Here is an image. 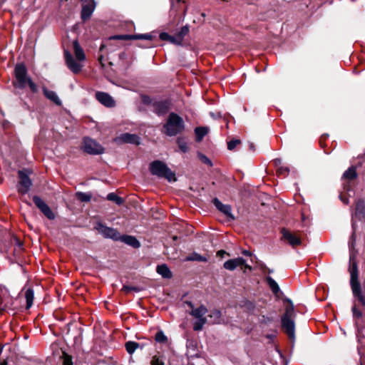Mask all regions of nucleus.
Instances as JSON below:
<instances>
[{
    "label": "nucleus",
    "mask_w": 365,
    "mask_h": 365,
    "mask_svg": "<svg viewBox=\"0 0 365 365\" xmlns=\"http://www.w3.org/2000/svg\"><path fill=\"white\" fill-rule=\"evenodd\" d=\"M355 214H365V202L362 200H359L356 202Z\"/></svg>",
    "instance_id": "7c9ffc66"
},
{
    "label": "nucleus",
    "mask_w": 365,
    "mask_h": 365,
    "mask_svg": "<svg viewBox=\"0 0 365 365\" xmlns=\"http://www.w3.org/2000/svg\"><path fill=\"white\" fill-rule=\"evenodd\" d=\"M139 289L135 287H129V286H123L122 288V291H123L125 293H128L130 291H135V292H139Z\"/></svg>",
    "instance_id": "c03bdc74"
},
{
    "label": "nucleus",
    "mask_w": 365,
    "mask_h": 365,
    "mask_svg": "<svg viewBox=\"0 0 365 365\" xmlns=\"http://www.w3.org/2000/svg\"><path fill=\"white\" fill-rule=\"evenodd\" d=\"M207 322V319H197V321H196L195 323H194V325H193V329L195 331H200L204 324Z\"/></svg>",
    "instance_id": "c9c22d12"
},
{
    "label": "nucleus",
    "mask_w": 365,
    "mask_h": 365,
    "mask_svg": "<svg viewBox=\"0 0 365 365\" xmlns=\"http://www.w3.org/2000/svg\"><path fill=\"white\" fill-rule=\"evenodd\" d=\"M61 358L63 359L62 365H73L72 357L66 352H63Z\"/></svg>",
    "instance_id": "4c0bfd02"
},
{
    "label": "nucleus",
    "mask_w": 365,
    "mask_h": 365,
    "mask_svg": "<svg viewBox=\"0 0 365 365\" xmlns=\"http://www.w3.org/2000/svg\"><path fill=\"white\" fill-rule=\"evenodd\" d=\"M212 202L217 209L225 215L230 220L235 219V217L232 214V208L230 205L222 204L217 198H215Z\"/></svg>",
    "instance_id": "4468645a"
},
{
    "label": "nucleus",
    "mask_w": 365,
    "mask_h": 365,
    "mask_svg": "<svg viewBox=\"0 0 365 365\" xmlns=\"http://www.w3.org/2000/svg\"><path fill=\"white\" fill-rule=\"evenodd\" d=\"M245 263V259L242 257H237L235 259H229L224 263V268L232 271L237 267H241Z\"/></svg>",
    "instance_id": "dca6fc26"
},
{
    "label": "nucleus",
    "mask_w": 365,
    "mask_h": 365,
    "mask_svg": "<svg viewBox=\"0 0 365 365\" xmlns=\"http://www.w3.org/2000/svg\"><path fill=\"white\" fill-rule=\"evenodd\" d=\"M288 172H289V170L287 168L282 167V168H279V170H278V173L279 174H286Z\"/></svg>",
    "instance_id": "de8ad7c7"
},
{
    "label": "nucleus",
    "mask_w": 365,
    "mask_h": 365,
    "mask_svg": "<svg viewBox=\"0 0 365 365\" xmlns=\"http://www.w3.org/2000/svg\"><path fill=\"white\" fill-rule=\"evenodd\" d=\"M242 253L244 255H245V256H248V257H250V256H251V255H252L251 252H250L249 250H243V251L242 252Z\"/></svg>",
    "instance_id": "8fccbe9b"
},
{
    "label": "nucleus",
    "mask_w": 365,
    "mask_h": 365,
    "mask_svg": "<svg viewBox=\"0 0 365 365\" xmlns=\"http://www.w3.org/2000/svg\"><path fill=\"white\" fill-rule=\"evenodd\" d=\"M139 346V344L137 342L135 341H128L125 343V349L126 351L130 354H132Z\"/></svg>",
    "instance_id": "473e14b6"
},
{
    "label": "nucleus",
    "mask_w": 365,
    "mask_h": 365,
    "mask_svg": "<svg viewBox=\"0 0 365 365\" xmlns=\"http://www.w3.org/2000/svg\"><path fill=\"white\" fill-rule=\"evenodd\" d=\"M356 177L357 174L356 168L354 167H351L344 173L342 178L351 180L355 179Z\"/></svg>",
    "instance_id": "bb28decb"
},
{
    "label": "nucleus",
    "mask_w": 365,
    "mask_h": 365,
    "mask_svg": "<svg viewBox=\"0 0 365 365\" xmlns=\"http://www.w3.org/2000/svg\"><path fill=\"white\" fill-rule=\"evenodd\" d=\"M282 239L286 240L293 247L302 244V240L299 233L292 232L290 230L283 228L281 231Z\"/></svg>",
    "instance_id": "423d86ee"
},
{
    "label": "nucleus",
    "mask_w": 365,
    "mask_h": 365,
    "mask_svg": "<svg viewBox=\"0 0 365 365\" xmlns=\"http://www.w3.org/2000/svg\"><path fill=\"white\" fill-rule=\"evenodd\" d=\"M98 60H99L100 62H101L103 61V56H100Z\"/></svg>",
    "instance_id": "5fc2aeb1"
},
{
    "label": "nucleus",
    "mask_w": 365,
    "mask_h": 365,
    "mask_svg": "<svg viewBox=\"0 0 365 365\" xmlns=\"http://www.w3.org/2000/svg\"><path fill=\"white\" fill-rule=\"evenodd\" d=\"M153 107L155 113L158 115L165 113L168 109L166 104L163 102H156L154 103Z\"/></svg>",
    "instance_id": "cd10ccee"
},
{
    "label": "nucleus",
    "mask_w": 365,
    "mask_h": 365,
    "mask_svg": "<svg viewBox=\"0 0 365 365\" xmlns=\"http://www.w3.org/2000/svg\"><path fill=\"white\" fill-rule=\"evenodd\" d=\"M178 2H182L183 0H177Z\"/></svg>",
    "instance_id": "6e6d98bb"
},
{
    "label": "nucleus",
    "mask_w": 365,
    "mask_h": 365,
    "mask_svg": "<svg viewBox=\"0 0 365 365\" xmlns=\"http://www.w3.org/2000/svg\"><path fill=\"white\" fill-rule=\"evenodd\" d=\"M115 140L118 143L139 144V138L135 134L123 133L117 137Z\"/></svg>",
    "instance_id": "2eb2a0df"
},
{
    "label": "nucleus",
    "mask_w": 365,
    "mask_h": 365,
    "mask_svg": "<svg viewBox=\"0 0 365 365\" xmlns=\"http://www.w3.org/2000/svg\"><path fill=\"white\" fill-rule=\"evenodd\" d=\"M118 241H121L134 248H138L140 246V242L135 237L130 235H120Z\"/></svg>",
    "instance_id": "6ab92c4d"
},
{
    "label": "nucleus",
    "mask_w": 365,
    "mask_h": 365,
    "mask_svg": "<svg viewBox=\"0 0 365 365\" xmlns=\"http://www.w3.org/2000/svg\"><path fill=\"white\" fill-rule=\"evenodd\" d=\"M200 159L201 160L205 163V164H207L209 165H212V163H211V160L207 158L205 155H200Z\"/></svg>",
    "instance_id": "49530a36"
},
{
    "label": "nucleus",
    "mask_w": 365,
    "mask_h": 365,
    "mask_svg": "<svg viewBox=\"0 0 365 365\" xmlns=\"http://www.w3.org/2000/svg\"><path fill=\"white\" fill-rule=\"evenodd\" d=\"M76 197L81 202H88L91 200L92 195L91 193L78 192H76Z\"/></svg>",
    "instance_id": "72a5a7b5"
},
{
    "label": "nucleus",
    "mask_w": 365,
    "mask_h": 365,
    "mask_svg": "<svg viewBox=\"0 0 365 365\" xmlns=\"http://www.w3.org/2000/svg\"><path fill=\"white\" fill-rule=\"evenodd\" d=\"M33 201L36 206L41 211V212L49 220L55 218V214L48 207V205L38 196H34Z\"/></svg>",
    "instance_id": "1a4fd4ad"
},
{
    "label": "nucleus",
    "mask_w": 365,
    "mask_h": 365,
    "mask_svg": "<svg viewBox=\"0 0 365 365\" xmlns=\"http://www.w3.org/2000/svg\"><path fill=\"white\" fill-rule=\"evenodd\" d=\"M0 365H8V361L6 360H4L1 362Z\"/></svg>",
    "instance_id": "603ef678"
},
{
    "label": "nucleus",
    "mask_w": 365,
    "mask_h": 365,
    "mask_svg": "<svg viewBox=\"0 0 365 365\" xmlns=\"http://www.w3.org/2000/svg\"><path fill=\"white\" fill-rule=\"evenodd\" d=\"M186 261H198V262H207V258L202 256L197 252H193L190 255L187 256L185 259Z\"/></svg>",
    "instance_id": "c85d7f7f"
},
{
    "label": "nucleus",
    "mask_w": 365,
    "mask_h": 365,
    "mask_svg": "<svg viewBox=\"0 0 365 365\" xmlns=\"http://www.w3.org/2000/svg\"><path fill=\"white\" fill-rule=\"evenodd\" d=\"M350 285L354 294H357L358 292L363 289V287L361 286L358 279V269L357 265L355 262H353L350 267Z\"/></svg>",
    "instance_id": "0eeeda50"
},
{
    "label": "nucleus",
    "mask_w": 365,
    "mask_h": 365,
    "mask_svg": "<svg viewBox=\"0 0 365 365\" xmlns=\"http://www.w3.org/2000/svg\"><path fill=\"white\" fill-rule=\"evenodd\" d=\"M208 133V128L205 127H197L195 129L196 141L200 142L204 136Z\"/></svg>",
    "instance_id": "a878e982"
},
{
    "label": "nucleus",
    "mask_w": 365,
    "mask_h": 365,
    "mask_svg": "<svg viewBox=\"0 0 365 365\" xmlns=\"http://www.w3.org/2000/svg\"><path fill=\"white\" fill-rule=\"evenodd\" d=\"M178 145H179L180 149L183 153H185V152L187 151L188 148H187V143L181 140L180 139H178Z\"/></svg>",
    "instance_id": "37998d69"
},
{
    "label": "nucleus",
    "mask_w": 365,
    "mask_h": 365,
    "mask_svg": "<svg viewBox=\"0 0 365 365\" xmlns=\"http://www.w3.org/2000/svg\"><path fill=\"white\" fill-rule=\"evenodd\" d=\"M164 364H165L164 361L160 356H157V355L153 356L151 361H150V365H164Z\"/></svg>",
    "instance_id": "58836bf2"
},
{
    "label": "nucleus",
    "mask_w": 365,
    "mask_h": 365,
    "mask_svg": "<svg viewBox=\"0 0 365 365\" xmlns=\"http://www.w3.org/2000/svg\"><path fill=\"white\" fill-rule=\"evenodd\" d=\"M241 141L238 139H234L227 143V148L230 150H232L235 148L237 145H240Z\"/></svg>",
    "instance_id": "ea45409f"
},
{
    "label": "nucleus",
    "mask_w": 365,
    "mask_h": 365,
    "mask_svg": "<svg viewBox=\"0 0 365 365\" xmlns=\"http://www.w3.org/2000/svg\"><path fill=\"white\" fill-rule=\"evenodd\" d=\"M352 228H353V232L350 237L349 242V245L350 247H354V243L356 241L354 223H352Z\"/></svg>",
    "instance_id": "79ce46f5"
},
{
    "label": "nucleus",
    "mask_w": 365,
    "mask_h": 365,
    "mask_svg": "<svg viewBox=\"0 0 365 365\" xmlns=\"http://www.w3.org/2000/svg\"><path fill=\"white\" fill-rule=\"evenodd\" d=\"M83 150L93 155L100 154L103 151V148L100 144L89 138H85L83 140Z\"/></svg>",
    "instance_id": "6e6552de"
},
{
    "label": "nucleus",
    "mask_w": 365,
    "mask_h": 365,
    "mask_svg": "<svg viewBox=\"0 0 365 365\" xmlns=\"http://www.w3.org/2000/svg\"><path fill=\"white\" fill-rule=\"evenodd\" d=\"M207 317L208 322L211 324H219L221 322V312L217 309L212 310Z\"/></svg>",
    "instance_id": "5701e85b"
},
{
    "label": "nucleus",
    "mask_w": 365,
    "mask_h": 365,
    "mask_svg": "<svg viewBox=\"0 0 365 365\" xmlns=\"http://www.w3.org/2000/svg\"><path fill=\"white\" fill-rule=\"evenodd\" d=\"M160 38L162 41H170V43L176 44V45L181 44L180 38H178V36L175 37V36H170L168 33H165V32H162L160 34Z\"/></svg>",
    "instance_id": "b1692460"
},
{
    "label": "nucleus",
    "mask_w": 365,
    "mask_h": 365,
    "mask_svg": "<svg viewBox=\"0 0 365 365\" xmlns=\"http://www.w3.org/2000/svg\"><path fill=\"white\" fill-rule=\"evenodd\" d=\"M82 10L81 19L83 21L88 19L92 15L96 8V2L94 0H81Z\"/></svg>",
    "instance_id": "9b49d317"
},
{
    "label": "nucleus",
    "mask_w": 365,
    "mask_h": 365,
    "mask_svg": "<svg viewBox=\"0 0 365 365\" xmlns=\"http://www.w3.org/2000/svg\"><path fill=\"white\" fill-rule=\"evenodd\" d=\"M110 39L118 40H132V39H146L151 40L152 36L150 34H140V35H116L110 37Z\"/></svg>",
    "instance_id": "f3484780"
},
{
    "label": "nucleus",
    "mask_w": 365,
    "mask_h": 365,
    "mask_svg": "<svg viewBox=\"0 0 365 365\" xmlns=\"http://www.w3.org/2000/svg\"><path fill=\"white\" fill-rule=\"evenodd\" d=\"M96 99L103 106L106 107H113L115 106V101L113 99V98L108 94L107 93L104 92H96Z\"/></svg>",
    "instance_id": "ddd939ff"
},
{
    "label": "nucleus",
    "mask_w": 365,
    "mask_h": 365,
    "mask_svg": "<svg viewBox=\"0 0 365 365\" xmlns=\"http://www.w3.org/2000/svg\"><path fill=\"white\" fill-rule=\"evenodd\" d=\"M15 81L13 83L14 86L18 88H24L28 84L30 89L33 92L37 91L36 85L31 81V79L27 77V70L24 64H17L14 69Z\"/></svg>",
    "instance_id": "f03ea898"
},
{
    "label": "nucleus",
    "mask_w": 365,
    "mask_h": 365,
    "mask_svg": "<svg viewBox=\"0 0 365 365\" xmlns=\"http://www.w3.org/2000/svg\"><path fill=\"white\" fill-rule=\"evenodd\" d=\"M187 304L192 309L190 314L195 317L197 319H206L204 315L207 313V308L202 305L198 308L194 309L191 302H187Z\"/></svg>",
    "instance_id": "a211bd4d"
},
{
    "label": "nucleus",
    "mask_w": 365,
    "mask_h": 365,
    "mask_svg": "<svg viewBox=\"0 0 365 365\" xmlns=\"http://www.w3.org/2000/svg\"><path fill=\"white\" fill-rule=\"evenodd\" d=\"M155 339L159 343H165L168 341L167 336L164 334L162 331H159L156 333Z\"/></svg>",
    "instance_id": "e433bc0d"
},
{
    "label": "nucleus",
    "mask_w": 365,
    "mask_h": 365,
    "mask_svg": "<svg viewBox=\"0 0 365 365\" xmlns=\"http://www.w3.org/2000/svg\"><path fill=\"white\" fill-rule=\"evenodd\" d=\"M43 92L44 96L49 99L50 101H53L55 104L57 106L61 105V101L59 99L58 95L56 93V92L53 91L48 90L47 88H43Z\"/></svg>",
    "instance_id": "412c9836"
},
{
    "label": "nucleus",
    "mask_w": 365,
    "mask_h": 365,
    "mask_svg": "<svg viewBox=\"0 0 365 365\" xmlns=\"http://www.w3.org/2000/svg\"><path fill=\"white\" fill-rule=\"evenodd\" d=\"M107 200L110 201L115 202L117 205H122L123 202V200L122 197L118 196L114 192H110L107 195Z\"/></svg>",
    "instance_id": "2f4dec72"
},
{
    "label": "nucleus",
    "mask_w": 365,
    "mask_h": 365,
    "mask_svg": "<svg viewBox=\"0 0 365 365\" xmlns=\"http://www.w3.org/2000/svg\"><path fill=\"white\" fill-rule=\"evenodd\" d=\"M95 229L104 237L110 238L115 241H118L120 238V234L116 230L108 227L100 222L96 224Z\"/></svg>",
    "instance_id": "39448f33"
},
{
    "label": "nucleus",
    "mask_w": 365,
    "mask_h": 365,
    "mask_svg": "<svg viewBox=\"0 0 365 365\" xmlns=\"http://www.w3.org/2000/svg\"><path fill=\"white\" fill-rule=\"evenodd\" d=\"M150 171L153 175L166 178L170 182L176 180L175 173L162 161L152 162L150 164Z\"/></svg>",
    "instance_id": "20e7f679"
},
{
    "label": "nucleus",
    "mask_w": 365,
    "mask_h": 365,
    "mask_svg": "<svg viewBox=\"0 0 365 365\" xmlns=\"http://www.w3.org/2000/svg\"><path fill=\"white\" fill-rule=\"evenodd\" d=\"M266 281L274 294H277L279 292V287L274 279L267 277Z\"/></svg>",
    "instance_id": "c756f323"
},
{
    "label": "nucleus",
    "mask_w": 365,
    "mask_h": 365,
    "mask_svg": "<svg viewBox=\"0 0 365 365\" xmlns=\"http://www.w3.org/2000/svg\"><path fill=\"white\" fill-rule=\"evenodd\" d=\"M355 297H357L359 301L365 306V285L363 286V289L358 292L357 294H354Z\"/></svg>",
    "instance_id": "f704fd0d"
},
{
    "label": "nucleus",
    "mask_w": 365,
    "mask_h": 365,
    "mask_svg": "<svg viewBox=\"0 0 365 365\" xmlns=\"http://www.w3.org/2000/svg\"><path fill=\"white\" fill-rule=\"evenodd\" d=\"M352 312L354 317L361 318L362 317V313L360 310L357 309L356 307H353Z\"/></svg>",
    "instance_id": "a18cd8bd"
},
{
    "label": "nucleus",
    "mask_w": 365,
    "mask_h": 365,
    "mask_svg": "<svg viewBox=\"0 0 365 365\" xmlns=\"http://www.w3.org/2000/svg\"><path fill=\"white\" fill-rule=\"evenodd\" d=\"M289 302H291L289 301ZM295 317L294 306L292 303L286 307L285 312L282 317V327L290 339L294 340L295 338L294 322Z\"/></svg>",
    "instance_id": "7ed1b4c3"
},
{
    "label": "nucleus",
    "mask_w": 365,
    "mask_h": 365,
    "mask_svg": "<svg viewBox=\"0 0 365 365\" xmlns=\"http://www.w3.org/2000/svg\"><path fill=\"white\" fill-rule=\"evenodd\" d=\"M156 270H157V272L159 274H160L163 278L169 279V278H171V277H172V273H171L170 269L165 264L158 265L157 267Z\"/></svg>",
    "instance_id": "393cba45"
},
{
    "label": "nucleus",
    "mask_w": 365,
    "mask_h": 365,
    "mask_svg": "<svg viewBox=\"0 0 365 365\" xmlns=\"http://www.w3.org/2000/svg\"><path fill=\"white\" fill-rule=\"evenodd\" d=\"M24 297L26 302V308L27 309H30L33 305V302L34 299V290L31 288H25L24 289Z\"/></svg>",
    "instance_id": "4be33fe9"
},
{
    "label": "nucleus",
    "mask_w": 365,
    "mask_h": 365,
    "mask_svg": "<svg viewBox=\"0 0 365 365\" xmlns=\"http://www.w3.org/2000/svg\"><path fill=\"white\" fill-rule=\"evenodd\" d=\"M19 178L18 191L21 194H26L28 192L31 185V181L26 173L23 170L19 171Z\"/></svg>",
    "instance_id": "9d476101"
},
{
    "label": "nucleus",
    "mask_w": 365,
    "mask_h": 365,
    "mask_svg": "<svg viewBox=\"0 0 365 365\" xmlns=\"http://www.w3.org/2000/svg\"><path fill=\"white\" fill-rule=\"evenodd\" d=\"M73 46L74 54L77 60L80 61H83L86 58V55L77 40L73 41Z\"/></svg>",
    "instance_id": "aec40b11"
},
{
    "label": "nucleus",
    "mask_w": 365,
    "mask_h": 365,
    "mask_svg": "<svg viewBox=\"0 0 365 365\" xmlns=\"http://www.w3.org/2000/svg\"><path fill=\"white\" fill-rule=\"evenodd\" d=\"M125 56V53H120V54H119V57H120V58H124Z\"/></svg>",
    "instance_id": "864d4df0"
},
{
    "label": "nucleus",
    "mask_w": 365,
    "mask_h": 365,
    "mask_svg": "<svg viewBox=\"0 0 365 365\" xmlns=\"http://www.w3.org/2000/svg\"><path fill=\"white\" fill-rule=\"evenodd\" d=\"M66 63L68 68L73 73H78L82 68V65L78 62L76 61L72 55L67 51L64 52Z\"/></svg>",
    "instance_id": "f8f14e48"
},
{
    "label": "nucleus",
    "mask_w": 365,
    "mask_h": 365,
    "mask_svg": "<svg viewBox=\"0 0 365 365\" xmlns=\"http://www.w3.org/2000/svg\"><path fill=\"white\" fill-rule=\"evenodd\" d=\"M242 266H244L245 269L252 270V267L248 265V264H247L246 262Z\"/></svg>",
    "instance_id": "3c124183"
},
{
    "label": "nucleus",
    "mask_w": 365,
    "mask_h": 365,
    "mask_svg": "<svg viewBox=\"0 0 365 365\" xmlns=\"http://www.w3.org/2000/svg\"><path fill=\"white\" fill-rule=\"evenodd\" d=\"M189 32V28L187 26L182 27L181 30L178 34V38H180L181 42L182 41V38L185 36H186Z\"/></svg>",
    "instance_id": "a19ab883"
},
{
    "label": "nucleus",
    "mask_w": 365,
    "mask_h": 365,
    "mask_svg": "<svg viewBox=\"0 0 365 365\" xmlns=\"http://www.w3.org/2000/svg\"><path fill=\"white\" fill-rule=\"evenodd\" d=\"M224 255H229V254H227L225 251L224 250H220L217 252V255L219 256V257H223Z\"/></svg>",
    "instance_id": "09e8293b"
},
{
    "label": "nucleus",
    "mask_w": 365,
    "mask_h": 365,
    "mask_svg": "<svg viewBox=\"0 0 365 365\" xmlns=\"http://www.w3.org/2000/svg\"><path fill=\"white\" fill-rule=\"evenodd\" d=\"M183 119L177 113H170L163 125V132L168 136H175L185 130Z\"/></svg>",
    "instance_id": "f257e3e1"
}]
</instances>
